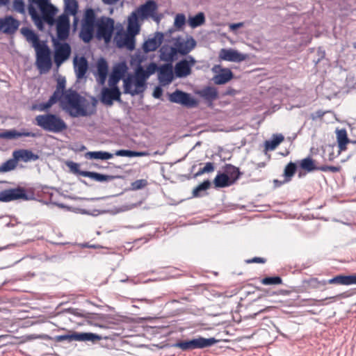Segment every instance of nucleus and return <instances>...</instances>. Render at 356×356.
<instances>
[{
  "label": "nucleus",
  "instance_id": "1",
  "mask_svg": "<svg viewBox=\"0 0 356 356\" xmlns=\"http://www.w3.org/2000/svg\"><path fill=\"white\" fill-rule=\"evenodd\" d=\"M95 27L97 38L99 40L103 39L105 42H110L114 31V20L110 17H102L97 21L95 10L87 8L81 20L79 38L85 43L90 42L93 38Z\"/></svg>",
  "mask_w": 356,
  "mask_h": 356
},
{
  "label": "nucleus",
  "instance_id": "2",
  "mask_svg": "<svg viewBox=\"0 0 356 356\" xmlns=\"http://www.w3.org/2000/svg\"><path fill=\"white\" fill-rule=\"evenodd\" d=\"M60 105L72 118L86 117L95 111L96 101L93 99L91 103L76 90L68 89L60 99Z\"/></svg>",
  "mask_w": 356,
  "mask_h": 356
},
{
  "label": "nucleus",
  "instance_id": "3",
  "mask_svg": "<svg viewBox=\"0 0 356 356\" xmlns=\"http://www.w3.org/2000/svg\"><path fill=\"white\" fill-rule=\"evenodd\" d=\"M22 34L32 44L36 52V65L40 73L48 72L52 66L50 49L46 42H40L36 33L29 28H22Z\"/></svg>",
  "mask_w": 356,
  "mask_h": 356
},
{
  "label": "nucleus",
  "instance_id": "4",
  "mask_svg": "<svg viewBox=\"0 0 356 356\" xmlns=\"http://www.w3.org/2000/svg\"><path fill=\"white\" fill-rule=\"evenodd\" d=\"M32 2L38 6L42 15H40L33 6H29V13L36 27L40 31H42L44 22L50 26L54 25L55 23L54 16L58 12V9L50 3V0H32Z\"/></svg>",
  "mask_w": 356,
  "mask_h": 356
},
{
  "label": "nucleus",
  "instance_id": "5",
  "mask_svg": "<svg viewBox=\"0 0 356 356\" xmlns=\"http://www.w3.org/2000/svg\"><path fill=\"white\" fill-rule=\"evenodd\" d=\"M148 74L141 65H138L134 75H129L123 80L124 93L131 96L142 94L146 88V80Z\"/></svg>",
  "mask_w": 356,
  "mask_h": 356
},
{
  "label": "nucleus",
  "instance_id": "6",
  "mask_svg": "<svg viewBox=\"0 0 356 356\" xmlns=\"http://www.w3.org/2000/svg\"><path fill=\"white\" fill-rule=\"evenodd\" d=\"M35 120L38 127L48 132L58 134L67 129L66 122L56 114L38 115L35 117Z\"/></svg>",
  "mask_w": 356,
  "mask_h": 356
},
{
  "label": "nucleus",
  "instance_id": "7",
  "mask_svg": "<svg viewBox=\"0 0 356 356\" xmlns=\"http://www.w3.org/2000/svg\"><path fill=\"white\" fill-rule=\"evenodd\" d=\"M140 29V25H137L135 19L128 22L127 33L117 40V46L120 48L125 47L129 51L134 50L136 45L135 36L138 34Z\"/></svg>",
  "mask_w": 356,
  "mask_h": 356
},
{
  "label": "nucleus",
  "instance_id": "8",
  "mask_svg": "<svg viewBox=\"0 0 356 356\" xmlns=\"http://www.w3.org/2000/svg\"><path fill=\"white\" fill-rule=\"evenodd\" d=\"M218 340L213 337L206 339L200 337L198 338L193 339L188 341H178L173 345V347L179 348L182 350H191L211 347L216 344Z\"/></svg>",
  "mask_w": 356,
  "mask_h": 356
},
{
  "label": "nucleus",
  "instance_id": "9",
  "mask_svg": "<svg viewBox=\"0 0 356 356\" xmlns=\"http://www.w3.org/2000/svg\"><path fill=\"white\" fill-rule=\"evenodd\" d=\"M157 8L156 2L153 0H149L131 13L128 17V22L135 19L136 24L140 25V20L144 21L150 18L152 14L157 10Z\"/></svg>",
  "mask_w": 356,
  "mask_h": 356
},
{
  "label": "nucleus",
  "instance_id": "10",
  "mask_svg": "<svg viewBox=\"0 0 356 356\" xmlns=\"http://www.w3.org/2000/svg\"><path fill=\"white\" fill-rule=\"evenodd\" d=\"M54 47V60L56 67L58 68L63 63L70 58L72 52L70 45L67 42H60L55 39L53 40Z\"/></svg>",
  "mask_w": 356,
  "mask_h": 356
},
{
  "label": "nucleus",
  "instance_id": "11",
  "mask_svg": "<svg viewBox=\"0 0 356 356\" xmlns=\"http://www.w3.org/2000/svg\"><path fill=\"white\" fill-rule=\"evenodd\" d=\"M168 100L172 103L180 104L186 108H194L197 106V102L191 94L179 89L168 94Z\"/></svg>",
  "mask_w": 356,
  "mask_h": 356
},
{
  "label": "nucleus",
  "instance_id": "12",
  "mask_svg": "<svg viewBox=\"0 0 356 356\" xmlns=\"http://www.w3.org/2000/svg\"><path fill=\"white\" fill-rule=\"evenodd\" d=\"M196 41L192 36L187 35L186 38L179 37L174 42V47L178 54L186 56L196 46Z\"/></svg>",
  "mask_w": 356,
  "mask_h": 356
},
{
  "label": "nucleus",
  "instance_id": "13",
  "mask_svg": "<svg viewBox=\"0 0 356 356\" xmlns=\"http://www.w3.org/2000/svg\"><path fill=\"white\" fill-rule=\"evenodd\" d=\"M196 60L191 56H188L176 63L175 66V73L177 77L184 78L190 75L191 67L195 64Z\"/></svg>",
  "mask_w": 356,
  "mask_h": 356
},
{
  "label": "nucleus",
  "instance_id": "14",
  "mask_svg": "<svg viewBox=\"0 0 356 356\" xmlns=\"http://www.w3.org/2000/svg\"><path fill=\"white\" fill-rule=\"evenodd\" d=\"M19 199L28 200L26 191L23 188L17 187L0 192V202H8Z\"/></svg>",
  "mask_w": 356,
  "mask_h": 356
},
{
  "label": "nucleus",
  "instance_id": "15",
  "mask_svg": "<svg viewBox=\"0 0 356 356\" xmlns=\"http://www.w3.org/2000/svg\"><path fill=\"white\" fill-rule=\"evenodd\" d=\"M119 88H104L101 92V102L106 106H112L113 101L121 102Z\"/></svg>",
  "mask_w": 356,
  "mask_h": 356
},
{
  "label": "nucleus",
  "instance_id": "16",
  "mask_svg": "<svg viewBox=\"0 0 356 356\" xmlns=\"http://www.w3.org/2000/svg\"><path fill=\"white\" fill-rule=\"evenodd\" d=\"M212 72L216 74L213 77L214 83L222 85L229 82L233 78L232 72L228 68H223L220 65H215Z\"/></svg>",
  "mask_w": 356,
  "mask_h": 356
},
{
  "label": "nucleus",
  "instance_id": "17",
  "mask_svg": "<svg viewBox=\"0 0 356 356\" xmlns=\"http://www.w3.org/2000/svg\"><path fill=\"white\" fill-rule=\"evenodd\" d=\"M57 38L60 40H65L70 34V19L67 15H61L56 22Z\"/></svg>",
  "mask_w": 356,
  "mask_h": 356
},
{
  "label": "nucleus",
  "instance_id": "18",
  "mask_svg": "<svg viewBox=\"0 0 356 356\" xmlns=\"http://www.w3.org/2000/svg\"><path fill=\"white\" fill-rule=\"evenodd\" d=\"M248 56L232 49H222L219 52V58L230 62H241L245 60Z\"/></svg>",
  "mask_w": 356,
  "mask_h": 356
},
{
  "label": "nucleus",
  "instance_id": "19",
  "mask_svg": "<svg viewBox=\"0 0 356 356\" xmlns=\"http://www.w3.org/2000/svg\"><path fill=\"white\" fill-rule=\"evenodd\" d=\"M19 26V22L10 15L0 18V32L13 34L18 29Z\"/></svg>",
  "mask_w": 356,
  "mask_h": 356
},
{
  "label": "nucleus",
  "instance_id": "20",
  "mask_svg": "<svg viewBox=\"0 0 356 356\" xmlns=\"http://www.w3.org/2000/svg\"><path fill=\"white\" fill-rule=\"evenodd\" d=\"M158 79L161 85L165 86L173 80V70L171 63L162 65L158 71Z\"/></svg>",
  "mask_w": 356,
  "mask_h": 356
},
{
  "label": "nucleus",
  "instance_id": "21",
  "mask_svg": "<svg viewBox=\"0 0 356 356\" xmlns=\"http://www.w3.org/2000/svg\"><path fill=\"white\" fill-rule=\"evenodd\" d=\"M74 70L78 79L83 78L88 69V62L84 56H75L73 60Z\"/></svg>",
  "mask_w": 356,
  "mask_h": 356
},
{
  "label": "nucleus",
  "instance_id": "22",
  "mask_svg": "<svg viewBox=\"0 0 356 356\" xmlns=\"http://www.w3.org/2000/svg\"><path fill=\"white\" fill-rule=\"evenodd\" d=\"M163 40V34L162 33H155L154 37L149 38L143 43V51L145 53L155 51L161 44Z\"/></svg>",
  "mask_w": 356,
  "mask_h": 356
},
{
  "label": "nucleus",
  "instance_id": "23",
  "mask_svg": "<svg viewBox=\"0 0 356 356\" xmlns=\"http://www.w3.org/2000/svg\"><path fill=\"white\" fill-rule=\"evenodd\" d=\"M13 156L16 157L17 162L22 161L25 163L29 161H35L39 159V156L34 154L31 150L29 149H18L13 152Z\"/></svg>",
  "mask_w": 356,
  "mask_h": 356
},
{
  "label": "nucleus",
  "instance_id": "24",
  "mask_svg": "<svg viewBox=\"0 0 356 356\" xmlns=\"http://www.w3.org/2000/svg\"><path fill=\"white\" fill-rule=\"evenodd\" d=\"M327 284H341L350 285L356 284V275H339L330 279L327 281Z\"/></svg>",
  "mask_w": 356,
  "mask_h": 356
},
{
  "label": "nucleus",
  "instance_id": "25",
  "mask_svg": "<svg viewBox=\"0 0 356 356\" xmlns=\"http://www.w3.org/2000/svg\"><path fill=\"white\" fill-rule=\"evenodd\" d=\"M160 58L162 60L171 63L177 59L178 54L176 48L173 47H163L160 49Z\"/></svg>",
  "mask_w": 356,
  "mask_h": 356
},
{
  "label": "nucleus",
  "instance_id": "26",
  "mask_svg": "<svg viewBox=\"0 0 356 356\" xmlns=\"http://www.w3.org/2000/svg\"><path fill=\"white\" fill-rule=\"evenodd\" d=\"M108 74V64L105 59L100 58L97 62V81L99 84H104Z\"/></svg>",
  "mask_w": 356,
  "mask_h": 356
},
{
  "label": "nucleus",
  "instance_id": "27",
  "mask_svg": "<svg viewBox=\"0 0 356 356\" xmlns=\"http://www.w3.org/2000/svg\"><path fill=\"white\" fill-rule=\"evenodd\" d=\"M213 183L217 188H225L233 184L234 181H232L228 175L225 173H218L216 176Z\"/></svg>",
  "mask_w": 356,
  "mask_h": 356
},
{
  "label": "nucleus",
  "instance_id": "28",
  "mask_svg": "<svg viewBox=\"0 0 356 356\" xmlns=\"http://www.w3.org/2000/svg\"><path fill=\"white\" fill-rule=\"evenodd\" d=\"M79 4L76 0H64V10L66 15L76 16Z\"/></svg>",
  "mask_w": 356,
  "mask_h": 356
},
{
  "label": "nucleus",
  "instance_id": "29",
  "mask_svg": "<svg viewBox=\"0 0 356 356\" xmlns=\"http://www.w3.org/2000/svg\"><path fill=\"white\" fill-rule=\"evenodd\" d=\"M284 139L282 134H274L270 140L265 142V149L268 151L274 150Z\"/></svg>",
  "mask_w": 356,
  "mask_h": 356
},
{
  "label": "nucleus",
  "instance_id": "30",
  "mask_svg": "<svg viewBox=\"0 0 356 356\" xmlns=\"http://www.w3.org/2000/svg\"><path fill=\"white\" fill-rule=\"evenodd\" d=\"M200 95L204 99L212 102L218 97L217 90L213 87H207L200 92Z\"/></svg>",
  "mask_w": 356,
  "mask_h": 356
},
{
  "label": "nucleus",
  "instance_id": "31",
  "mask_svg": "<svg viewBox=\"0 0 356 356\" xmlns=\"http://www.w3.org/2000/svg\"><path fill=\"white\" fill-rule=\"evenodd\" d=\"M113 155L107 152H88L86 154V157L90 159L108 160L112 159Z\"/></svg>",
  "mask_w": 356,
  "mask_h": 356
},
{
  "label": "nucleus",
  "instance_id": "32",
  "mask_svg": "<svg viewBox=\"0 0 356 356\" xmlns=\"http://www.w3.org/2000/svg\"><path fill=\"white\" fill-rule=\"evenodd\" d=\"M101 337L93 333H75V341H95L100 340Z\"/></svg>",
  "mask_w": 356,
  "mask_h": 356
},
{
  "label": "nucleus",
  "instance_id": "33",
  "mask_svg": "<svg viewBox=\"0 0 356 356\" xmlns=\"http://www.w3.org/2000/svg\"><path fill=\"white\" fill-rule=\"evenodd\" d=\"M337 138L340 150H345L346 145L349 142L346 131L345 129L337 130Z\"/></svg>",
  "mask_w": 356,
  "mask_h": 356
},
{
  "label": "nucleus",
  "instance_id": "34",
  "mask_svg": "<svg viewBox=\"0 0 356 356\" xmlns=\"http://www.w3.org/2000/svg\"><path fill=\"white\" fill-rule=\"evenodd\" d=\"M17 160L16 157L13 156L6 162L0 165V173H5L13 170L17 165Z\"/></svg>",
  "mask_w": 356,
  "mask_h": 356
},
{
  "label": "nucleus",
  "instance_id": "35",
  "mask_svg": "<svg viewBox=\"0 0 356 356\" xmlns=\"http://www.w3.org/2000/svg\"><path fill=\"white\" fill-rule=\"evenodd\" d=\"M127 66L126 63H119L113 67V70L111 74L112 75H113L114 76L118 77V79H121L124 76V75L127 72Z\"/></svg>",
  "mask_w": 356,
  "mask_h": 356
},
{
  "label": "nucleus",
  "instance_id": "36",
  "mask_svg": "<svg viewBox=\"0 0 356 356\" xmlns=\"http://www.w3.org/2000/svg\"><path fill=\"white\" fill-rule=\"evenodd\" d=\"M205 22V17L203 13H199L188 19V24L192 28H196L203 24Z\"/></svg>",
  "mask_w": 356,
  "mask_h": 356
},
{
  "label": "nucleus",
  "instance_id": "37",
  "mask_svg": "<svg viewBox=\"0 0 356 356\" xmlns=\"http://www.w3.org/2000/svg\"><path fill=\"white\" fill-rule=\"evenodd\" d=\"M300 166L302 169L305 170L307 172L319 170V167L315 166L314 161L310 157L302 159L300 162Z\"/></svg>",
  "mask_w": 356,
  "mask_h": 356
},
{
  "label": "nucleus",
  "instance_id": "38",
  "mask_svg": "<svg viewBox=\"0 0 356 356\" xmlns=\"http://www.w3.org/2000/svg\"><path fill=\"white\" fill-rule=\"evenodd\" d=\"M227 175L231 178L234 183L239 178L240 171L239 169L231 164H227L225 167Z\"/></svg>",
  "mask_w": 356,
  "mask_h": 356
},
{
  "label": "nucleus",
  "instance_id": "39",
  "mask_svg": "<svg viewBox=\"0 0 356 356\" xmlns=\"http://www.w3.org/2000/svg\"><path fill=\"white\" fill-rule=\"evenodd\" d=\"M115 154L119 156L134 157L145 155V153L142 152H136L127 149H120L116 151Z\"/></svg>",
  "mask_w": 356,
  "mask_h": 356
},
{
  "label": "nucleus",
  "instance_id": "40",
  "mask_svg": "<svg viewBox=\"0 0 356 356\" xmlns=\"http://www.w3.org/2000/svg\"><path fill=\"white\" fill-rule=\"evenodd\" d=\"M57 102H60V99H58L56 96V95H52L47 102L40 104L38 106V109L40 111H45L49 108L52 105L56 104Z\"/></svg>",
  "mask_w": 356,
  "mask_h": 356
},
{
  "label": "nucleus",
  "instance_id": "41",
  "mask_svg": "<svg viewBox=\"0 0 356 356\" xmlns=\"http://www.w3.org/2000/svg\"><path fill=\"white\" fill-rule=\"evenodd\" d=\"M19 138L18 131L15 129H8L0 132V138L6 140H14Z\"/></svg>",
  "mask_w": 356,
  "mask_h": 356
},
{
  "label": "nucleus",
  "instance_id": "42",
  "mask_svg": "<svg viewBox=\"0 0 356 356\" xmlns=\"http://www.w3.org/2000/svg\"><path fill=\"white\" fill-rule=\"evenodd\" d=\"M65 83H66V81H65V79L64 78L60 79L58 81L57 86H56V89L54 92L53 95H56V96L58 99H60L61 97H63V93L65 91Z\"/></svg>",
  "mask_w": 356,
  "mask_h": 356
},
{
  "label": "nucleus",
  "instance_id": "43",
  "mask_svg": "<svg viewBox=\"0 0 356 356\" xmlns=\"http://www.w3.org/2000/svg\"><path fill=\"white\" fill-rule=\"evenodd\" d=\"M211 186V182L209 180H205L202 184L198 185L196 188H195L193 191V195L194 197L200 196V192L204 191L207 190Z\"/></svg>",
  "mask_w": 356,
  "mask_h": 356
},
{
  "label": "nucleus",
  "instance_id": "44",
  "mask_svg": "<svg viewBox=\"0 0 356 356\" xmlns=\"http://www.w3.org/2000/svg\"><path fill=\"white\" fill-rule=\"evenodd\" d=\"M296 170V165L294 163L290 162L284 168V176L286 181L291 180V177L293 176Z\"/></svg>",
  "mask_w": 356,
  "mask_h": 356
},
{
  "label": "nucleus",
  "instance_id": "45",
  "mask_svg": "<svg viewBox=\"0 0 356 356\" xmlns=\"http://www.w3.org/2000/svg\"><path fill=\"white\" fill-rule=\"evenodd\" d=\"M261 282L264 285H277L282 282L280 277H266L261 280Z\"/></svg>",
  "mask_w": 356,
  "mask_h": 356
},
{
  "label": "nucleus",
  "instance_id": "46",
  "mask_svg": "<svg viewBox=\"0 0 356 356\" xmlns=\"http://www.w3.org/2000/svg\"><path fill=\"white\" fill-rule=\"evenodd\" d=\"M308 285L312 289H318L327 284V280H318L316 277H312L307 281Z\"/></svg>",
  "mask_w": 356,
  "mask_h": 356
},
{
  "label": "nucleus",
  "instance_id": "47",
  "mask_svg": "<svg viewBox=\"0 0 356 356\" xmlns=\"http://www.w3.org/2000/svg\"><path fill=\"white\" fill-rule=\"evenodd\" d=\"M116 177L113 175H102L98 172H93L92 179L99 182L110 181L113 180Z\"/></svg>",
  "mask_w": 356,
  "mask_h": 356
},
{
  "label": "nucleus",
  "instance_id": "48",
  "mask_svg": "<svg viewBox=\"0 0 356 356\" xmlns=\"http://www.w3.org/2000/svg\"><path fill=\"white\" fill-rule=\"evenodd\" d=\"M186 23V17L184 14H177L175 16L174 25L177 29H181Z\"/></svg>",
  "mask_w": 356,
  "mask_h": 356
},
{
  "label": "nucleus",
  "instance_id": "49",
  "mask_svg": "<svg viewBox=\"0 0 356 356\" xmlns=\"http://www.w3.org/2000/svg\"><path fill=\"white\" fill-rule=\"evenodd\" d=\"M13 8L15 10L19 13H24L25 5L23 0H14L13 1Z\"/></svg>",
  "mask_w": 356,
  "mask_h": 356
},
{
  "label": "nucleus",
  "instance_id": "50",
  "mask_svg": "<svg viewBox=\"0 0 356 356\" xmlns=\"http://www.w3.org/2000/svg\"><path fill=\"white\" fill-rule=\"evenodd\" d=\"M55 341L56 342H61L63 341H75V333L72 334H64V335H58L55 337Z\"/></svg>",
  "mask_w": 356,
  "mask_h": 356
},
{
  "label": "nucleus",
  "instance_id": "51",
  "mask_svg": "<svg viewBox=\"0 0 356 356\" xmlns=\"http://www.w3.org/2000/svg\"><path fill=\"white\" fill-rule=\"evenodd\" d=\"M159 68L157 65L154 63H151L147 67V70H145V72L147 74H148V77L154 74L156 70L159 71Z\"/></svg>",
  "mask_w": 356,
  "mask_h": 356
},
{
  "label": "nucleus",
  "instance_id": "52",
  "mask_svg": "<svg viewBox=\"0 0 356 356\" xmlns=\"http://www.w3.org/2000/svg\"><path fill=\"white\" fill-rule=\"evenodd\" d=\"M147 181L144 179H138L132 183V187L135 190L143 188L146 185Z\"/></svg>",
  "mask_w": 356,
  "mask_h": 356
},
{
  "label": "nucleus",
  "instance_id": "53",
  "mask_svg": "<svg viewBox=\"0 0 356 356\" xmlns=\"http://www.w3.org/2000/svg\"><path fill=\"white\" fill-rule=\"evenodd\" d=\"M120 81V79H118V77L114 76L111 74H110L109 79H108V85L110 88H118L117 84Z\"/></svg>",
  "mask_w": 356,
  "mask_h": 356
},
{
  "label": "nucleus",
  "instance_id": "54",
  "mask_svg": "<svg viewBox=\"0 0 356 356\" xmlns=\"http://www.w3.org/2000/svg\"><path fill=\"white\" fill-rule=\"evenodd\" d=\"M319 170L324 171V172L329 170L332 172H336L339 170V168L336 167V166L323 165V166L319 167Z\"/></svg>",
  "mask_w": 356,
  "mask_h": 356
},
{
  "label": "nucleus",
  "instance_id": "55",
  "mask_svg": "<svg viewBox=\"0 0 356 356\" xmlns=\"http://www.w3.org/2000/svg\"><path fill=\"white\" fill-rule=\"evenodd\" d=\"M18 134H19V138L20 137H22V136H26V137H33V138H36L38 137V134L36 133H33V132H31V131H18Z\"/></svg>",
  "mask_w": 356,
  "mask_h": 356
},
{
  "label": "nucleus",
  "instance_id": "56",
  "mask_svg": "<svg viewBox=\"0 0 356 356\" xmlns=\"http://www.w3.org/2000/svg\"><path fill=\"white\" fill-rule=\"evenodd\" d=\"M203 168H204V170L206 171L207 173L213 172L214 170L213 163H211V162H208L205 164V165Z\"/></svg>",
  "mask_w": 356,
  "mask_h": 356
},
{
  "label": "nucleus",
  "instance_id": "57",
  "mask_svg": "<svg viewBox=\"0 0 356 356\" xmlns=\"http://www.w3.org/2000/svg\"><path fill=\"white\" fill-rule=\"evenodd\" d=\"M243 25H244L243 22L231 24H229V28L231 31H235L237 29L243 27Z\"/></svg>",
  "mask_w": 356,
  "mask_h": 356
},
{
  "label": "nucleus",
  "instance_id": "58",
  "mask_svg": "<svg viewBox=\"0 0 356 356\" xmlns=\"http://www.w3.org/2000/svg\"><path fill=\"white\" fill-rule=\"evenodd\" d=\"M343 296V294H339L336 296H331V297H328V298H326L325 299H322V300H315V301L316 302H321V305H327V303H324L323 302L326 300H334V299H336L337 298H340V297H342Z\"/></svg>",
  "mask_w": 356,
  "mask_h": 356
},
{
  "label": "nucleus",
  "instance_id": "59",
  "mask_svg": "<svg viewBox=\"0 0 356 356\" xmlns=\"http://www.w3.org/2000/svg\"><path fill=\"white\" fill-rule=\"evenodd\" d=\"M162 17H163V15L156 13V11L154 12L152 14V15L150 17V18H152L154 22H156L158 24L160 22Z\"/></svg>",
  "mask_w": 356,
  "mask_h": 356
},
{
  "label": "nucleus",
  "instance_id": "60",
  "mask_svg": "<svg viewBox=\"0 0 356 356\" xmlns=\"http://www.w3.org/2000/svg\"><path fill=\"white\" fill-rule=\"evenodd\" d=\"M77 174L83 176V177H89V178H91L92 177V175H93V172H90V171H83V170H79L77 171Z\"/></svg>",
  "mask_w": 356,
  "mask_h": 356
},
{
  "label": "nucleus",
  "instance_id": "61",
  "mask_svg": "<svg viewBox=\"0 0 356 356\" xmlns=\"http://www.w3.org/2000/svg\"><path fill=\"white\" fill-rule=\"evenodd\" d=\"M162 95V89L160 87H156L154 92L153 96L154 98L159 99Z\"/></svg>",
  "mask_w": 356,
  "mask_h": 356
},
{
  "label": "nucleus",
  "instance_id": "62",
  "mask_svg": "<svg viewBox=\"0 0 356 356\" xmlns=\"http://www.w3.org/2000/svg\"><path fill=\"white\" fill-rule=\"evenodd\" d=\"M266 260L261 257H254L247 261V263H265Z\"/></svg>",
  "mask_w": 356,
  "mask_h": 356
},
{
  "label": "nucleus",
  "instance_id": "63",
  "mask_svg": "<svg viewBox=\"0 0 356 356\" xmlns=\"http://www.w3.org/2000/svg\"><path fill=\"white\" fill-rule=\"evenodd\" d=\"M68 166L70 168V169L74 171V172L77 173V171L79 170V164L76 163L71 162L70 164L68 165Z\"/></svg>",
  "mask_w": 356,
  "mask_h": 356
},
{
  "label": "nucleus",
  "instance_id": "64",
  "mask_svg": "<svg viewBox=\"0 0 356 356\" xmlns=\"http://www.w3.org/2000/svg\"><path fill=\"white\" fill-rule=\"evenodd\" d=\"M323 115H324V112H323L322 111L319 110V111H317L315 113V115H312V118L313 120H314L316 118H322Z\"/></svg>",
  "mask_w": 356,
  "mask_h": 356
}]
</instances>
